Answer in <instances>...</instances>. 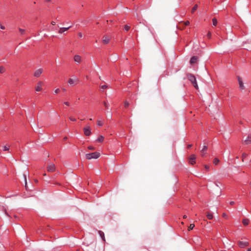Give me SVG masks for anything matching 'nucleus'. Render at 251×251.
Here are the masks:
<instances>
[{"mask_svg":"<svg viewBox=\"0 0 251 251\" xmlns=\"http://www.w3.org/2000/svg\"><path fill=\"white\" fill-rule=\"evenodd\" d=\"M72 26L70 25L67 27H61L60 28L58 32L60 34L63 33L64 32L68 30Z\"/></svg>","mask_w":251,"mask_h":251,"instance_id":"nucleus-13","label":"nucleus"},{"mask_svg":"<svg viewBox=\"0 0 251 251\" xmlns=\"http://www.w3.org/2000/svg\"><path fill=\"white\" fill-rule=\"evenodd\" d=\"M85 156L86 158L88 160L92 159H97L100 156V153L98 152H94L87 153Z\"/></svg>","mask_w":251,"mask_h":251,"instance_id":"nucleus-1","label":"nucleus"},{"mask_svg":"<svg viewBox=\"0 0 251 251\" xmlns=\"http://www.w3.org/2000/svg\"><path fill=\"white\" fill-rule=\"evenodd\" d=\"M129 105V103L127 101H125V103H124V106L126 108H127Z\"/></svg>","mask_w":251,"mask_h":251,"instance_id":"nucleus-30","label":"nucleus"},{"mask_svg":"<svg viewBox=\"0 0 251 251\" xmlns=\"http://www.w3.org/2000/svg\"><path fill=\"white\" fill-rule=\"evenodd\" d=\"M243 224L245 226H247L249 224V220L248 219H244L243 220Z\"/></svg>","mask_w":251,"mask_h":251,"instance_id":"nucleus-19","label":"nucleus"},{"mask_svg":"<svg viewBox=\"0 0 251 251\" xmlns=\"http://www.w3.org/2000/svg\"><path fill=\"white\" fill-rule=\"evenodd\" d=\"M97 125L99 126H101L103 125V123L101 121L98 120L97 121Z\"/></svg>","mask_w":251,"mask_h":251,"instance_id":"nucleus-27","label":"nucleus"},{"mask_svg":"<svg viewBox=\"0 0 251 251\" xmlns=\"http://www.w3.org/2000/svg\"><path fill=\"white\" fill-rule=\"evenodd\" d=\"M219 161H220V160L218 158H215L213 160V163L215 165H217L219 163Z\"/></svg>","mask_w":251,"mask_h":251,"instance_id":"nucleus-20","label":"nucleus"},{"mask_svg":"<svg viewBox=\"0 0 251 251\" xmlns=\"http://www.w3.org/2000/svg\"><path fill=\"white\" fill-rule=\"evenodd\" d=\"M206 217L209 220L212 219V218L213 217V214L210 212H207V213L206 214Z\"/></svg>","mask_w":251,"mask_h":251,"instance_id":"nucleus-17","label":"nucleus"},{"mask_svg":"<svg viewBox=\"0 0 251 251\" xmlns=\"http://www.w3.org/2000/svg\"><path fill=\"white\" fill-rule=\"evenodd\" d=\"M51 24H52V25H55V23L54 22H51Z\"/></svg>","mask_w":251,"mask_h":251,"instance_id":"nucleus-46","label":"nucleus"},{"mask_svg":"<svg viewBox=\"0 0 251 251\" xmlns=\"http://www.w3.org/2000/svg\"><path fill=\"white\" fill-rule=\"evenodd\" d=\"M238 246L240 247V248H244L245 247H247L249 246V243L248 242H247V241H239L238 242Z\"/></svg>","mask_w":251,"mask_h":251,"instance_id":"nucleus-7","label":"nucleus"},{"mask_svg":"<svg viewBox=\"0 0 251 251\" xmlns=\"http://www.w3.org/2000/svg\"><path fill=\"white\" fill-rule=\"evenodd\" d=\"M238 81L239 85V87L241 90H244L245 89V86L244 85L243 82L242 81V78L239 76H237Z\"/></svg>","mask_w":251,"mask_h":251,"instance_id":"nucleus-5","label":"nucleus"},{"mask_svg":"<svg viewBox=\"0 0 251 251\" xmlns=\"http://www.w3.org/2000/svg\"><path fill=\"white\" fill-rule=\"evenodd\" d=\"M99 235L100 236V237H101V238L102 239V240L103 241H105V237H104V232H102V231H100V230H99Z\"/></svg>","mask_w":251,"mask_h":251,"instance_id":"nucleus-16","label":"nucleus"},{"mask_svg":"<svg viewBox=\"0 0 251 251\" xmlns=\"http://www.w3.org/2000/svg\"><path fill=\"white\" fill-rule=\"evenodd\" d=\"M19 31L21 34H24L25 33V30L21 28H19Z\"/></svg>","mask_w":251,"mask_h":251,"instance_id":"nucleus-34","label":"nucleus"},{"mask_svg":"<svg viewBox=\"0 0 251 251\" xmlns=\"http://www.w3.org/2000/svg\"><path fill=\"white\" fill-rule=\"evenodd\" d=\"M194 227H195V225L194 224H191L190 225V226L188 227V230H192L194 228Z\"/></svg>","mask_w":251,"mask_h":251,"instance_id":"nucleus-24","label":"nucleus"},{"mask_svg":"<svg viewBox=\"0 0 251 251\" xmlns=\"http://www.w3.org/2000/svg\"><path fill=\"white\" fill-rule=\"evenodd\" d=\"M110 41V39L107 36H104L103 37L102 43L104 44H107Z\"/></svg>","mask_w":251,"mask_h":251,"instance_id":"nucleus-15","label":"nucleus"},{"mask_svg":"<svg viewBox=\"0 0 251 251\" xmlns=\"http://www.w3.org/2000/svg\"><path fill=\"white\" fill-rule=\"evenodd\" d=\"M246 156H247V154L246 153H243V157H246Z\"/></svg>","mask_w":251,"mask_h":251,"instance_id":"nucleus-45","label":"nucleus"},{"mask_svg":"<svg viewBox=\"0 0 251 251\" xmlns=\"http://www.w3.org/2000/svg\"><path fill=\"white\" fill-rule=\"evenodd\" d=\"M9 149V147H7L6 146H3V151H8Z\"/></svg>","mask_w":251,"mask_h":251,"instance_id":"nucleus-31","label":"nucleus"},{"mask_svg":"<svg viewBox=\"0 0 251 251\" xmlns=\"http://www.w3.org/2000/svg\"><path fill=\"white\" fill-rule=\"evenodd\" d=\"M197 59H198V57L197 56H194L192 57L190 60V64H193L197 62Z\"/></svg>","mask_w":251,"mask_h":251,"instance_id":"nucleus-14","label":"nucleus"},{"mask_svg":"<svg viewBox=\"0 0 251 251\" xmlns=\"http://www.w3.org/2000/svg\"><path fill=\"white\" fill-rule=\"evenodd\" d=\"M207 146H206V145H204L203 147V148L201 150V152H203V151H206L207 150Z\"/></svg>","mask_w":251,"mask_h":251,"instance_id":"nucleus-25","label":"nucleus"},{"mask_svg":"<svg viewBox=\"0 0 251 251\" xmlns=\"http://www.w3.org/2000/svg\"><path fill=\"white\" fill-rule=\"evenodd\" d=\"M51 0H46L47 1H50Z\"/></svg>","mask_w":251,"mask_h":251,"instance_id":"nucleus-51","label":"nucleus"},{"mask_svg":"<svg viewBox=\"0 0 251 251\" xmlns=\"http://www.w3.org/2000/svg\"><path fill=\"white\" fill-rule=\"evenodd\" d=\"M196 156L194 154H192L189 157V163L193 165L195 163Z\"/></svg>","mask_w":251,"mask_h":251,"instance_id":"nucleus-10","label":"nucleus"},{"mask_svg":"<svg viewBox=\"0 0 251 251\" xmlns=\"http://www.w3.org/2000/svg\"><path fill=\"white\" fill-rule=\"evenodd\" d=\"M59 92H60L59 89L57 88V89L55 90L54 93L55 94H58Z\"/></svg>","mask_w":251,"mask_h":251,"instance_id":"nucleus-36","label":"nucleus"},{"mask_svg":"<svg viewBox=\"0 0 251 251\" xmlns=\"http://www.w3.org/2000/svg\"><path fill=\"white\" fill-rule=\"evenodd\" d=\"M78 79L75 76H73V78H69L68 80V83L70 85H75L78 83Z\"/></svg>","mask_w":251,"mask_h":251,"instance_id":"nucleus-3","label":"nucleus"},{"mask_svg":"<svg viewBox=\"0 0 251 251\" xmlns=\"http://www.w3.org/2000/svg\"><path fill=\"white\" fill-rule=\"evenodd\" d=\"M103 104H104L106 109L108 110L109 105V104L108 103V102L107 101H104Z\"/></svg>","mask_w":251,"mask_h":251,"instance_id":"nucleus-21","label":"nucleus"},{"mask_svg":"<svg viewBox=\"0 0 251 251\" xmlns=\"http://www.w3.org/2000/svg\"><path fill=\"white\" fill-rule=\"evenodd\" d=\"M198 8V5L195 4L192 9V13H194Z\"/></svg>","mask_w":251,"mask_h":251,"instance_id":"nucleus-23","label":"nucleus"},{"mask_svg":"<svg viewBox=\"0 0 251 251\" xmlns=\"http://www.w3.org/2000/svg\"><path fill=\"white\" fill-rule=\"evenodd\" d=\"M245 144L248 145L251 143V134L249 135L246 139L244 140Z\"/></svg>","mask_w":251,"mask_h":251,"instance_id":"nucleus-12","label":"nucleus"},{"mask_svg":"<svg viewBox=\"0 0 251 251\" xmlns=\"http://www.w3.org/2000/svg\"><path fill=\"white\" fill-rule=\"evenodd\" d=\"M88 149L90 150H95V147H93V146H90L88 147Z\"/></svg>","mask_w":251,"mask_h":251,"instance_id":"nucleus-35","label":"nucleus"},{"mask_svg":"<svg viewBox=\"0 0 251 251\" xmlns=\"http://www.w3.org/2000/svg\"><path fill=\"white\" fill-rule=\"evenodd\" d=\"M43 85V82L42 81H39L37 83V86L35 88V90L37 92H40L42 90V86Z\"/></svg>","mask_w":251,"mask_h":251,"instance_id":"nucleus-9","label":"nucleus"},{"mask_svg":"<svg viewBox=\"0 0 251 251\" xmlns=\"http://www.w3.org/2000/svg\"><path fill=\"white\" fill-rule=\"evenodd\" d=\"M217 20L216 18H213L212 19V24L213 25L216 26L217 24Z\"/></svg>","mask_w":251,"mask_h":251,"instance_id":"nucleus-22","label":"nucleus"},{"mask_svg":"<svg viewBox=\"0 0 251 251\" xmlns=\"http://www.w3.org/2000/svg\"><path fill=\"white\" fill-rule=\"evenodd\" d=\"M192 147V145L191 144H189L187 146V148L188 149H190L191 147Z\"/></svg>","mask_w":251,"mask_h":251,"instance_id":"nucleus-44","label":"nucleus"},{"mask_svg":"<svg viewBox=\"0 0 251 251\" xmlns=\"http://www.w3.org/2000/svg\"><path fill=\"white\" fill-rule=\"evenodd\" d=\"M24 176L25 181V187L26 189L27 190L26 175L25 174H24Z\"/></svg>","mask_w":251,"mask_h":251,"instance_id":"nucleus-26","label":"nucleus"},{"mask_svg":"<svg viewBox=\"0 0 251 251\" xmlns=\"http://www.w3.org/2000/svg\"><path fill=\"white\" fill-rule=\"evenodd\" d=\"M64 103L65 105H67V106H69V105H70V103H69V102H68V101H65V102H64Z\"/></svg>","mask_w":251,"mask_h":251,"instance_id":"nucleus-40","label":"nucleus"},{"mask_svg":"<svg viewBox=\"0 0 251 251\" xmlns=\"http://www.w3.org/2000/svg\"><path fill=\"white\" fill-rule=\"evenodd\" d=\"M108 87V86L106 85H103L100 86L101 89L104 90L105 89L107 88Z\"/></svg>","mask_w":251,"mask_h":251,"instance_id":"nucleus-29","label":"nucleus"},{"mask_svg":"<svg viewBox=\"0 0 251 251\" xmlns=\"http://www.w3.org/2000/svg\"><path fill=\"white\" fill-rule=\"evenodd\" d=\"M205 168L206 169V170H208L209 169V166H207V165H205Z\"/></svg>","mask_w":251,"mask_h":251,"instance_id":"nucleus-42","label":"nucleus"},{"mask_svg":"<svg viewBox=\"0 0 251 251\" xmlns=\"http://www.w3.org/2000/svg\"><path fill=\"white\" fill-rule=\"evenodd\" d=\"M229 203H230V204H231V205H233V204H234V201H230V202H229Z\"/></svg>","mask_w":251,"mask_h":251,"instance_id":"nucleus-43","label":"nucleus"},{"mask_svg":"<svg viewBox=\"0 0 251 251\" xmlns=\"http://www.w3.org/2000/svg\"><path fill=\"white\" fill-rule=\"evenodd\" d=\"M206 153V151H203V152H201V156H203Z\"/></svg>","mask_w":251,"mask_h":251,"instance_id":"nucleus-41","label":"nucleus"},{"mask_svg":"<svg viewBox=\"0 0 251 251\" xmlns=\"http://www.w3.org/2000/svg\"><path fill=\"white\" fill-rule=\"evenodd\" d=\"M186 218H187V216L186 215H184L183 218L185 219Z\"/></svg>","mask_w":251,"mask_h":251,"instance_id":"nucleus-47","label":"nucleus"},{"mask_svg":"<svg viewBox=\"0 0 251 251\" xmlns=\"http://www.w3.org/2000/svg\"><path fill=\"white\" fill-rule=\"evenodd\" d=\"M223 216H224V217H226V214H223Z\"/></svg>","mask_w":251,"mask_h":251,"instance_id":"nucleus-50","label":"nucleus"},{"mask_svg":"<svg viewBox=\"0 0 251 251\" xmlns=\"http://www.w3.org/2000/svg\"><path fill=\"white\" fill-rule=\"evenodd\" d=\"M74 61L78 63H80L81 62V57L78 55H75L74 56Z\"/></svg>","mask_w":251,"mask_h":251,"instance_id":"nucleus-11","label":"nucleus"},{"mask_svg":"<svg viewBox=\"0 0 251 251\" xmlns=\"http://www.w3.org/2000/svg\"><path fill=\"white\" fill-rule=\"evenodd\" d=\"M43 73V69L41 68L38 69L34 72V75L35 77H39Z\"/></svg>","mask_w":251,"mask_h":251,"instance_id":"nucleus-8","label":"nucleus"},{"mask_svg":"<svg viewBox=\"0 0 251 251\" xmlns=\"http://www.w3.org/2000/svg\"><path fill=\"white\" fill-rule=\"evenodd\" d=\"M124 29H125V30L127 31L130 29V26L129 25H125V26H124Z\"/></svg>","mask_w":251,"mask_h":251,"instance_id":"nucleus-28","label":"nucleus"},{"mask_svg":"<svg viewBox=\"0 0 251 251\" xmlns=\"http://www.w3.org/2000/svg\"><path fill=\"white\" fill-rule=\"evenodd\" d=\"M111 117H112V114L111 113V112H110V117L111 118Z\"/></svg>","mask_w":251,"mask_h":251,"instance_id":"nucleus-49","label":"nucleus"},{"mask_svg":"<svg viewBox=\"0 0 251 251\" xmlns=\"http://www.w3.org/2000/svg\"><path fill=\"white\" fill-rule=\"evenodd\" d=\"M216 185L217 186H218V184H216Z\"/></svg>","mask_w":251,"mask_h":251,"instance_id":"nucleus-54","label":"nucleus"},{"mask_svg":"<svg viewBox=\"0 0 251 251\" xmlns=\"http://www.w3.org/2000/svg\"><path fill=\"white\" fill-rule=\"evenodd\" d=\"M188 78L191 82L194 87L197 89L198 88V86L195 76L192 74H189L188 75Z\"/></svg>","mask_w":251,"mask_h":251,"instance_id":"nucleus-2","label":"nucleus"},{"mask_svg":"<svg viewBox=\"0 0 251 251\" xmlns=\"http://www.w3.org/2000/svg\"><path fill=\"white\" fill-rule=\"evenodd\" d=\"M63 90L64 91H66V89L64 88V89H63Z\"/></svg>","mask_w":251,"mask_h":251,"instance_id":"nucleus-52","label":"nucleus"},{"mask_svg":"<svg viewBox=\"0 0 251 251\" xmlns=\"http://www.w3.org/2000/svg\"><path fill=\"white\" fill-rule=\"evenodd\" d=\"M4 71V68L3 67L1 66L0 67V73H2Z\"/></svg>","mask_w":251,"mask_h":251,"instance_id":"nucleus-32","label":"nucleus"},{"mask_svg":"<svg viewBox=\"0 0 251 251\" xmlns=\"http://www.w3.org/2000/svg\"><path fill=\"white\" fill-rule=\"evenodd\" d=\"M69 119L71 121H73V122H75L76 121V119L74 117H69Z\"/></svg>","mask_w":251,"mask_h":251,"instance_id":"nucleus-33","label":"nucleus"},{"mask_svg":"<svg viewBox=\"0 0 251 251\" xmlns=\"http://www.w3.org/2000/svg\"><path fill=\"white\" fill-rule=\"evenodd\" d=\"M103 139H104V137L102 135H100L97 139V141L99 142H103Z\"/></svg>","mask_w":251,"mask_h":251,"instance_id":"nucleus-18","label":"nucleus"},{"mask_svg":"<svg viewBox=\"0 0 251 251\" xmlns=\"http://www.w3.org/2000/svg\"><path fill=\"white\" fill-rule=\"evenodd\" d=\"M55 167L54 164L50 163L48 165L47 167L48 171L49 172H52L54 171Z\"/></svg>","mask_w":251,"mask_h":251,"instance_id":"nucleus-6","label":"nucleus"},{"mask_svg":"<svg viewBox=\"0 0 251 251\" xmlns=\"http://www.w3.org/2000/svg\"><path fill=\"white\" fill-rule=\"evenodd\" d=\"M78 36H79L80 38H81V37H82V36H83V35H82V33H81V32H79V33H78Z\"/></svg>","mask_w":251,"mask_h":251,"instance_id":"nucleus-39","label":"nucleus"},{"mask_svg":"<svg viewBox=\"0 0 251 251\" xmlns=\"http://www.w3.org/2000/svg\"><path fill=\"white\" fill-rule=\"evenodd\" d=\"M251 251V248H249L248 249V251Z\"/></svg>","mask_w":251,"mask_h":251,"instance_id":"nucleus-48","label":"nucleus"},{"mask_svg":"<svg viewBox=\"0 0 251 251\" xmlns=\"http://www.w3.org/2000/svg\"><path fill=\"white\" fill-rule=\"evenodd\" d=\"M84 133L86 136H89L91 134V128L89 126L85 127L83 129Z\"/></svg>","mask_w":251,"mask_h":251,"instance_id":"nucleus-4","label":"nucleus"},{"mask_svg":"<svg viewBox=\"0 0 251 251\" xmlns=\"http://www.w3.org/2000/svg\"><path fill=\"white\" fill-rule=\"evenodd\" d=\"M250 185L251 187V182L250 183Z\"/></svg>","mask_w":251,"mask_h":251,"instance_id":"nucleus-53","label":"nucleus"},{"mask_svg":"<svg viewBox=\"0 0 251 251\" xmlns=\"http://www.w3.org/2000/svg\"><path fill=\"white\" fill-rule=\"evenodd\" d=\"M189 24H190V22L188 21L184 23V25L186 26L189 25Z\"/></svg>","mask_w":251,"mask_h":251,"instance_id":"nucleus-38","label":"nucleus"},{"mask_svg":"<svg viewBox=\"0 0 251 251\" xmlns=\"http://www.w3.org/2000/svg\"><path fill=\"white\" fill-rule=\"evenodd\" d=\"M207 36L209 38H210L211 36V33L210 31H209L207 33Z\"/></svg>","mask_w":251,"mask_h":251,"instance_id":"nucleus-37","label":"nucleus"}]
</instances>
